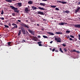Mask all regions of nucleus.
Here are the masks:
<instances>
[{
    "label": "nucleus",
    "instance_id": "nucleus-1",
    "mask_svg": "<svg viewBox=\"0 0 80 80\" xmlns=\"http://www.w3.org/2000/svg\"><path fill=\"white\" fill-rule=\"evenodd\" d=\"M20 25H21V26H22L23 27L27 28H29L28 25L26 24L23 22H21V23H20Z\"/></svg>",
    "mask_w": 80,
    "mask_h": 80
},
{
    "label": "nucleus",
    "instance_id": "nucleus-2",
    "mask_svg": "<svg viewBox=\"0 0 80 80\" xmlns=\"http://www.w3.org/2000/svg\"><path fill=\"white\" fill-rule=\"evenodd\" d=\"M18 29H21V31H22V33L24 35H26V32H25V29L22 27H21L20 28H18Z\"/></svg>",
    "mask_w": 80,
    "mask_h": 80
},
{
    "label": "nucleus",
    "instance_id": "nucleus-3",
    "mask_svg": "<svg viewBox=\"0 0 80 80\" xmlns=\"http://www.w3.org/2000/svg\"><path fill=\"white\" fill-rule=\"evenodd\" d=\"M55 40L57 41V42H61V38L59 37L56 38H55Z\"/></svg>",
    "mask_w": 80,
    "mask_h": 80
},
{
    "label": "nucleus",
    "instance_id": "nucleus-4",
    "mask_svg": "<svg viewBox=\"0 0 80 80\" xmlns=\"http://www.w3.org/2000/svg\"><path fill=\"white\" fill-rule=\"evenodd\" d=\"M74 27L75 28H80V24L74 25Z\"/></svg>",
    "mask_w": 80,
    "mask_h": 80
},
{
    "label": "nucleus",
    "instance_id": "nucleus-5",
    "mask_svg": "<svg viewBox=\"0 0 80 80\" xmlns=\"http://www.w3.org/2000/svg\"><path fill=\"white\" fill-rule=\"evenodd\" d=\"M36 13L38 14H39L40 15H44V14L43 13V12H42L41 11H38L37 12V13Z\"/></svg>",
    "mask_w": 80,
    "mask_h": 80
},
{
    "label": "nucleus",
    "instance_id": "nucleus-6",
    "mask_svg": "<svg viewBox=\"0 0 80 80\" xmlns=\"http://www.w3.org/2000/svg\"><path fill=\"white\" fill-rule=\"evenodd\" d=\"M80 10V8L78 7H77V9H76L75 11V13H77V12H78L79 10Z\"/></svg>",
    "mask_w": 80,
    "mask_h": 80
},
{
    "label": "nucleus",
    "instance_id": "nucleus-7",
    "mask_svg": "<svg viewBox=\"0 0 80 80\" xmlns=\"http://www.w3.org/2000/svg\"><path fill=\"white\" fill-rule=\"evenodd\" d=\"M31 8H32V10L34 11L36 9H38V8H37L36 7H34V6H33L32 7H31Z\"/></svg>",
    "mask_w": 80,
    "mask_h": 80
},
{
    "label": "nucleus",
    "instance_id": "nucleus-8",
    "mask_svg": "<svg viewBox=\"0 0 80 80\" xmlns=\"http://www.w3.org/2000/svg\"><path fill=\"white\" fill-rule=\"evenodd\" d=\"M17 5L19 6V7H20L22 6V3L21 2H18L17 3Z\"/></svg>",
    "mask_w": 80,
    "mask_h": 80
},
{
    "label": "nucleus",
    "instance_id": "nucleus-9",
    "mask_svg": "<svg viewBox=\"0 0 80 80\" xmlns=\"http://www.w3.org/2000/svg\"><path fill=\"white\" fill-rule=\"evenodd\" d=\"M28 4H32L33 3V2L32 1L30 0L28 2Z\"/></svg>",
    "mask_w": 80,
    "mask_h": 80
},
{
    "label": "nucleus",
    "instance_id": "nucleus-10",
    "mask_svg": "<svg viewBox=\"0 0 80 80\" xmlns=\"http://www.w3.org/2000/svg\"><path fill=\"white\" fill-rule=\"evenodd\" d=\"M55 34H57V35H61L62 34V32H57L55 33Z\"/></svg>",
    "mask_w": 80,
    "mask_h": 80
},
{
    "label": "nucleus",
    "instance_id": "nucleus-11",
    "mask_svg": "<svg viewBox=\"0 0 80 80\" xmlns=\"http://www.w3.org/2000/svg\"><path fill=\"white\" fill-rule=\"evenodd\" d=\"M10 8H12V10L18 9V8H15L13 6H10Z\"/></svg>",
    "mask_w": 80,
    "mask_h": 80
},
{
    "label": "nucleus",
    "instance_id": "nucleus-12",
    "mask_svg": "<svg viewBox=\"0 0 80 80\" xmlns=\"http://www.w3.org/2000/svg\"><path fill=\"white\" fill-rule=\"evenodd\" d=\"M39 5L41 6H45L46 4L45 3H40Z\"/></svg>",
    "mask_w": 80,
    "mask_h": 80
},
{
    "label": "nucleus",
    "instance_id": "nucleus-13",
    "mask_svg": "<svg viewBox=\"0 0 80 80\" xmlns=\"http://www.w3.org/2000/svg\"><path fill=\"white\" fill-rule=\"evenodd\" d=\"M25 12H28L29 11V10H28V8H25V9L24 10Z\"/></svg>",
    "mask_w": 80,
    "mask_h": 80
},
{
    "label": "nucleus",
    "instance_id": "nucleus-14",
    "mask_svg": "<svg viewBox=\"0 0 80 80\" xmlns=\"http://www.w3.org/2000/svg\"><path fill=\"white\" fill-rule=\"evenodd\" d=\"M17 9H12V10H14V12H16L17 13H19V10H18Z\"/></svg>",
    "mask_w": 80,
    "mask_h": 80
},
{
    "label": "nucleus",
    "instance_id": "nucleus-15",
    "mask_svg": "<svg viewBox=\"0 0 80 80\" xmlns=\"http://www.w3.org/2000/svg\"><path fill=\"white\" fill-rule=\"evenodd\" d=\"M48 33L50 35L52 36L54 35V34L53 33L51 32H48Z\"/></svg>",
    "mask_w": 80,
    "mask_h": 80
},
{
    "label": "nucleus",
    "instance_id": "nucleus-16",
    "mask_svg": "<svg viewBox=\"0 0 80 80\" xmlns=\"http://www.w3.org/2000/svg\"><path fill=\"white\" fill-rule=\"evenodd\" d=\"M21 32H22V31H21V30H19V32H18V36H19L21 35Z\"/></svg>",
    "mask_w": 80,
    "mask_h": 80
},
{
    "label": "nucleus",
    "instance_id": "nucleus-17",
    "mask_svg": "<svg viewBox=\"0 0 80 80\" xmlns=\"http://www.w3.org/2000/svg\"><path fill=\"white\" fill-rule=\"evenodd\" d=\"M38 9L42 10H45V9H44L43 8H42L41 7H38Z\"/></svg>",
    "mask_w": 80,
    "mask_h": 80
},
{
    "label": "nucleus",
    "instance_id": "nucleus-18",
    "mask_svg": "<svg viewBox=\"0 0 80 80\" xmlns=\"http://www.w3.org/2000/svg\"><path fill=\"white\" fill-rule=\"evenodd\" d=\"M28 32H30V33H31V34H32L33 33L32 31V30H31L30 29H28Z\"/></svg>",
    "mask_w": 80,
    "mask_h": 80
},
{
    "label": "nucleus",
    "instance_id": "nucleus-19",
    "mask_svg": "<svg viewBox=\"0 0 80 80\" xmlns=\"http://www.w3.org/2000/svg\"><path fill=\"white\" fill-rule=\"evenodd\" d=\"M72 52H76L77 53H80V52H79L78 51H76V49H74V50H72Z\"/></svg>",
    "mask_w": 80,
    "mask_h": 80
},
{
    "label": "nucleus",
    "instance_id": "nucleus-20",
    "mask_svg": "<svg viewBox=\"0 0 80 80\" xmlns=\"http://www.w3.org/2000/svg\"><path fill=\"white\" fill-rule=\"evenodd\" d=\"M63 50L64 51V52H66V53L67 52V49L66 48H64Z\"/></svg>",
    "mask_w": 80,
    "mask_h": 80
},
{
    "label": "nucleus",
    "instance_id": "nucleus-21",
    "mask_svg": "<svg viewBox=\"0 0 80 80\" xmlns=\"http://www.w3.org/2000/svg\"><path fill=\"white\" fill-rule=\"evenodd\" d=\"M6 1H7L8 2H9V3H11V2H12V1L11 0H5Z\"/></svg>",
    "mask_w": 80,
    "mask_h": 80
},
{
    "label": "nucleus",
    "instance_id": "nucleus-22",
    "mask_svg": "<svg viewBox=\"0 0 80 80\" xmlns=\"http://www.w3.org/2000/svg\"><path fill=\"white\" fill-rule=\"evenodd\" d=\"M70 31H67L66 32V34H69L70 33Z\"/></svg>",
    "mask_w": 80,
    "mask_h": 80
},
{
    "label": "nucleus",
    "instance_id": "nucleus-23",
    "mask_svg": "<svg viewBox=\"0 0 80 80\" xmlns=\"http://www.w3.org/2000/svg\"><path fill=\"white\" fill-rule=\"evenodd\" d=\"M63 4H66L67 3V2H64V1H63V2H61Z\"/></svg>",
    "mask_w": 80,
    "mask_h": 80
},
{
    "label": "nucleus",
    "instance_id": "nucleus-24",
    "mask_svg": "<svg viewBox=\"0 0 80 80\" xmlns=\"http://www.w3.org/2000/svg\"><path fill=\"white\" fill-rule=\"evenodd\" d=\"M64 24L63 22H61V23H59V25H63Z\"/></svg>",
    "mask_w": 80,
    "mask_h": 80
},
{
    "label": "nucleus",
    "instance_id": "nucleus-25",
    "mask_svg": "<svg viewBox=\"0 0 80 80\" xmlns=\"http://www.w3.org/2000/svg\"><path fill=\"white\" fill-rule=\"evenodd\" d=\"M59 50L60 51V52H61L63 53V52L62 51V48H59Z\"/></svg>",
    "mask_w": 80,
    "mask_h": 80
},
{
    "label": "nucleus",
    "instance_id": "nucleus-26",
    "mask_svg": "<svg viewBox=\"0 0 80 80\" xmlns=\"http://www.w3.org/2000/svg\"><path fill=\"white\" fill-rule=\"evenodd\" d=\"M50 7H51L52 8H55L56 7V6L51 5Z\"/></svg>",
    "mask_w": 80,
    "mask_h": 80
},
{
    "label": "nucleus",
    "instance_id": "nucleus-27",
    "mask_svg": "<svg viewBox=\"0 0 80 80\" xmlns=\"http://www.w3.org/2000/svg\"><path fill=\"white\" fill-rule=\"evenodd\" d=\"M65 12L68 14L69 13V11H65Z\"/></svg>",
    "mask_w": 80,
    "mask_h": 80
},
{
    "label": "nucleus",
    "instance_id": "nucleus-28",
    "mask_svg": "<svg viewBox=\"0 0 80 80\" xmlns=\"http://www.w3.org/2000/svg\"><path fill=\"white\" fill-rule=\"evenodd\" d=\"M42 37H44V38H48V37H47V36H45L43 35V36H42Z\"/></svg>",
    "mask_w": 80,
    "mask_h": 80
},
{
    "label": "nucleus",
    "instance_id": "nucleus-29",
    "mask_svg": "<svg viewBox=\"0 0 80 80\" xmlns=\"http://www.w3.org/2000/svg\"><path fill=\"white\" fill-rule=\"evenodd\" d=\"M4 26H5V28H9V26H8L6 25H4Z\"/></svg>",
    "mask_w": 80,
    "mask_h": 80
},
{
    "label": "nucleus",
    "instance_id": "nucleus-30",
    "mask_svg": "<svg viewBox=\"0 0 80 80\" xmlns=\"http://www.w3.org/2000/svg\"><path fill=\"white\" fill-rule=\"evenodd\" d=\"M15 28H14V27L12 28L11 29V31H13V30H14V29H15Z\"/></svg>",
    "mask_w": 80,
    "mask_h": 80
},
{
    "label": "nucleus",
    "instance_id": "nucleus-31",
    "mask_svg": "<svg viewBox=\"0 0 80 80\" xmlns=\"http://www.w3.org/2000/svg\"><path fill=\"white\" fill-rule=\"evenodd\" d=\"M13 28H18L17 27V25H14V27H13Z\"/></svg>",
    "mask_w": 80,
    "mask_h": 80
},
{
    "label": "nucleus",
    "instance_id": "nucleus-32",
    "mask_svg": "<svg viewBox=\"0 0 80 80\" xmlns=\"http://www.w3.org/2000/svg\"><path fill=\"white\" fill-rule=\"evenodd\" d=\"M12 15L13 16H16V15H15V13H12Z\"/></svg>",
    "mask_w": 80,
    "mask_h": 80
},
{
    "label": "nucleus",
    "instance_id": "nucleus-33",
    "mask_svg": "<svg viewBox=\"0 0 80 80\" xmlns=\"http://www.w3.org/2000/svg\"><path fill=\"white\" fill-rule=\"evenodd\" d=\"M55 10H56L57 11H59V9H58V8H55Z\"/></svg>",
    "mask_w": 80,
    "mask_h": 80
},
{
    "label": "nucleus",
    "instance_id": "nucleus-34",
    "mask_svg": "<svg viewBox=\"0 0 80 80\" xmlns=\"http://www.w3.org/2000/svg\"><path fill=\"white\" fill-rule=\"evenodd\" d=\"M70 37H71V38H74V36L72 35H70Z\"/></svg>",
    "mask_w": 80,
    "mask_h": 80
},
{
    "label": "nucleus",
    "instance_id": "nucleus-35",
    "mask_svg": "<svg viewBox=\"0 0 80 80\" xmlns=\"http://www.w3.org/2000/svg\"><path fill=\"white\" fill-rule=\"evenodd\" d=\"M3 10H2V12H1V14L3 15Z\"/></svg>",
    "mask_w": 80,
    "mask_h": 80
},
{
    "label": "nucleus",
    "instance_id": "nucleus-36",
    "mask_svg": "<svg viewBox=\"0 0 80 80\" xmlns=\"http://www.w3.org/2000/svg\"><path fill=\"white\" fill-rule=\"evenodd\" d=\"M11 42H8V45H10L11 44Z\"/></svg>",
    "mask_w": 80,
    "mask_h": 80
},
{
    "label": "nucleus",
    "instance_id": "nucleus-37",
    "mask_svg": "<svg viewBox=\"0 0 80 80\" xmlns=\"http://www.w3.org/2000/svg\"><path fill=\"white\" fill-rule=\"evenodd\" d=\"M38 46H43V45H42L41 44H38Z\"/></svg>",
    "mask_w": 80,
    "mask_h": 80
},
{
    "label": "nucleus",
    "instance_id": "nucleus-38",
    "mask_svg": "<svg viewBox=\"0 0 80 80\" xmlns=\"http://www.w3.org/2000/svg\"><path fill=\"white\" fill-rule=\"evenodd\" d=\"M0 19L2 20H4V18H0Z\"/></svg>",
    "mask_w": 80,
    "mask_h": 80
},
{
    "label": "nucleus",
    "instance_id": "nucleus-39",
    "mask_svg": "<svg viewBox=\"0 0 80 80\" xmlns=\"http://www.w3.org/2000/svg\"><path fill=\"white\" fill-rule=\"evenodd\" d=\"M62 45H63V46L64 47H65V46H66V45L64 43L63 44H62Z\"/></svg>",
    "mask_w": 80,
    "mask_h": 80
},
{
    "label": "nucleus",
    "instance_id": "nucleus-40",
    "mask_svg": "<svg viewBox=\"0 0 80 80\" xmlns=\"http://www.w3.org/2000/svg\"><path fill=\"white\" fill-rule=\"evenodd\" d=\"M61 2H61L60 1H57V3H61Z\"/></svg>",
    "mask_w": 80,
    "mask_h": 80
},
{
    "label": "nucleus",
    "instance_id": "nucleus-41",
    "mask_svg": "<svg viewBox=\"0 0 80 80\" xmlns=\"http://www.w3.org/2000/svg\"><path fill=\"white\" fill-rule=\"evenodd\" d=\"M12 26H16V25H17V24H15V23H12Z\"/></svg>",
    "mask_w": 80,
    "mask_h": 80
},
{
    "label": "nucleus",
    "instance_id": "nucleus-42",
    "mask_svg": "<svg viewBox=\"0 0 80 80\" xmlns=\"http://www.w3.org/2000/svg\"><path fill=\"white\" fill-rule=\"evenodd\" d=\"M55 51V48H53V49H52V52H53Z\"/></svg>",
    "mask_w": 80,
    "mask_h": 80
},
{
    "label": "nucleus",
    "instance_id": "nucleus-43",
    "mask_svg": "<svg viewBox=\"0 0 80 80\" xmlns=\"http://www.w3.org/2000/svg\"><path fill=\"white\" fill-rule=\"evenodd\" d=\"M78 38H78V39H79V40H80V34H78Z\"/></svg>",
    "mask_w": 80,
    "mask_h": 80
},
{
    "label": "nucleus",
    "instance_id": "nucleus-44",
    "mask_svg": "<svg viewBox=\"0 0 80 80\" xmlns=\"http://www.w3.org/2000/svg\"><path fill=\"white\" fill-rule=\"evenodd\" d=\"M42 43V42L41 41L39 42H38V44H39L40 43Z\"/></svg>",
    "mask_w": 80,
    "mask_h": 80
},
{
    "label": "nucleus",
    "instance_id": "nucleus-45",
    "mask_svg": "<svg viewBox=\"0 0 80 80\" xmlns=\"http://www.w3.org/2000/svg\"><path fill=\"white\" fill-rule=\"evenodd\" d=\"M43 21L44 22H46L47 21V20H46V19H43Z\"/></svg>",
    "mask_w": 80,
    "mask_h": 80
},
{
    "label": "nucleus",
    "instance_id": "nucleus-46",
    "mask_svg": "<svg viewBox=\"0 0 80 80\" xmlns=\"http://www.w3.org/2000/svg\"><path fill=\"white\" fill-rule=\"evenodd\" d=\"M38 38H41V37L40 36H38Z\"/></svg>",
    "mask_w": 80,
    "mask_h": 80
},
{
    "label": "nucleus",
    "instance_id": "nucleus-47",
    "mask_svg": "<svg viewBox=\"0 0 80 80\" xmlns=\"http://www.w3.org/2000/svg\"><path fill=\"white\" fill-rule=\"evenodd\" d=\"M69 40L72 41L73 39L71 38H69Z\"/></svg>",
    "mask_w": 80,
    "mask_h": 80
},
{
    "label": "nucleus",
    "instance_id": "nucleus-48",
    "mask_svg": "<svg viewBox=\"0 0 80 80\" xmlns=\"http://www.w3.org/2000/svg\"><path fill=\"white\" fill-rule=\"evenodd\" d=\"M42 1H44V2H47V0H42Z\"/></svg>",
    "mask_w": 80,
    "mask_h": 80
},
{
    "label": "nucleus",
    "instance_id": "nucleus-49",
    "mask_svg": "<svg viewBox=\"0 0 80 80\" xmlns=\"http://www.w3.org/2000/svg\"><path fill=\"white\" fill-rule=\"evenodd\" d=\"M55 52H58V50H55Z\"/></svg>",
    "mask_w": 80,
    "mask_h": 80
},
{
    "label": "nucleus",
    "instance_id": "nucleus-50",
    "mask_svg": "<svg viewBox=\"0 0 80 80\" xmlns=\"http://www.w3.org/2000/svg\"><path fill=\"white\" fill-rule=\"evenodd\" d=\"M78 5H80V2H78Z\"/></svg>",
    "mask_w": 80,
    "mask_h": 80
},
{
    "label": "nucleus",
    "instance_id": "nucleus-51",
    "mask_svg": "<svg viewBox=\"0 0 80 80\" xmlns=\"http://www.w3.org/2000/svg\"><path fill=\"white\" fill-rule=\"evenodd\" d=\"M17 21L18 22H21V20H17Z\"/></svg>",
    "mask_w": 80,
    "mask_h": 80
},
{
    "label": "nucleus",
    "instance_id": "nucleus-52",
    "mask_svg": "<svg viewBox=\"0 0 80 80\" xmlns=\"http://www.w3.org/2000/svg\"><path fill=\"white\" fill-rule=\"evenodd\" d=\"M52 43V41H51V42H50V43H51V44Z\"/></svg>",
    "mask_w": 80,
    "mask_h": 80
},
{
    "label": "nucleus",
    "instance_id": "nucleus-53",
    "mask_svg": "<svg viewBox=\"0 0 80 80\" xmlns=\"http://www.w3.org/2000/svg\"><path fill=\"white\" fill-rule=\"evenodd\" d=\"M36 25H37V26H39V24H37Z\"/></svg>",
    "mask_w": 80,
    "mask_h": 80
},
{
    "label": "nucleus",
    "instance_id": "nucleus-54",
    "mask_svg": "<svg viewBox=\"0 0 80 80\" xmlns=\"http://www.w3.org/2000/svg\"><path fill=\"white\" fill-rule=\"evenodd\" d=\"M33 40L34 41H36V39H33Z\"/></svg>",
    "mask_w": 80,
    "mask_h": 80
},
{
    "label": "nucleus",
    "instance_id": "nucleus-55",
    "mask_svg": "<svg viewBox=\"0 0 80 80\" xmlns=\"http://www.w3.org/2000/svg\"><path fill=\"white\" fill-rule=\"evenodd\" d=\"M26 42V41L25 40H23V42Z\"/></svg>",
    "mask_w": 80,
    "mask_h": 80
},
{
    "label": "nucleus",
    "instance_id": "nucleus-56",
    "mask_svg": "<svg viewBox=\"0 0 80 80\" xmlns=\"http://www.w3.org/2000/svg\"><path fill=\"white\" fill-rule=\"evenodd\" d=\"M38 38H37V37H34V38L35 39V38H36L37 39Z\"/></svg>",
    "mask_w": 80,
    "mask_h": 80
},
{
    "label": "nucleus",
    "instance_id": "nucleus-57",
    "mask_svg": "<svg viewBox=\"0 0 80 80\" xmlns=\"http://www.w3.org/2000/svg\"><path fill=\"white\" fill-rule=\"evenodd\" d=\"M67 38H69V36H67Z\"/></svg>",
    "mask_w": 80,
    "mask_h": 80
},
{
    "label": "nucleus",
    "instance_id": "nucleus-58",
    "mask_svg": "<svg viewBox=\"0 0 80 80\" xmlns=\"http://www.w3.org/2000/svg\"><path fill=\"white\" fill-rule=\"evenodd\" d=\"M12 0V1H16V0Z\"/></svg>",
    "mask_w": 80,
    "mask_h": 80
},
{
    "label": "nucleus",
    "instance_id": "nucleus-59",
    "mask_svg": "<svg viewBox=\"0 0 80 80\" xmlns=\"http://www.w3.org/2000/svg\"><path fill=\"white\" fill-rule=\"evenodd\" d=\"M52 48H50V50H52Z\"/></svg>",
    "mask_w": 80,
    "mask_h": 80
},
{
    "label": "nucleus",
    "instance_id": "nucleus-60",
    "mask_svg": "<svg viewBox=\"0 0 80 80\" xmlns=\"http://www.w3.org/2000/svg\"><path fill=\"white\" fill-rule=\"evenodd\" d=\"M67 24V23H64V24Z\"/></svg>",
    "mask_w": 80,
    "mask_h": 80
},
{
    "label": "nucleus",
    "instance_id": "nucleus-61",
    "mask_svg": "<svg viewBox=\"0 0 80 80\" xmlns=\"http://www.w3.org/2000/svg\"><path fill=\"white\" fill-rule=\"evenodd\" d=\"M42 31H44V29H42Z\"/></svg>",
    "mask_w": 80,
    "mask_h": 80
},
{
    "label": "nucleus",
    "instance_id": "nucleus-62",
    "mask_svg": "<svg viewBox=\"0 0 80 80\" xmlns=\"http://www.w3.org/2000/svg\"><path fill=\"white\" fill-rule=\"evenodd\" d=\"M26 22H28V20H26Z\"/></svg>",
    "mask_w": 80,
    "mask_h": 80
},
{
    "label": "nucleus",
    "instance_id": "nucleus-63",
    "mask_svg": "<svg viewBox=\"0 0 80 80\" xmlns=\"http://www.w3.org/2000/svg\"><path fill=\"white\" fill-rule=\"evenodd\" d=\"M27 32V33H28V32Z\"/></svg>",
    "mask_w": 80,
    "mask_h": 80
},
{
    "label": "nucleus",
    "instance_id": "nucleus-64",
    "mask_svg": "<svg viewBox=\"0 0 80 80\" xmlns=\"http://www.w3.org/2000/svg\"><path fill=\"white\" fill-rule=\"evenodd\" d=\"M78 18L80 19V18Z\"/></svg>",
    "mask_w": 80,
    "mask_h": 80
}]
</instances>
